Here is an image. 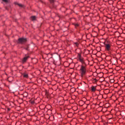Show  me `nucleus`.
<instances>
[{
	"label": "nucleus",
	"mask_w": 125,
	"mask_h": 125,
	"mask_svg": "<svg viewBox=\"0 0 125 125\" xmlns=\"http://www.w3.org/2000/svg\"><path fill=\"white\" fill-rule=\"evenodd\" d=\"M79 61L80 62L82 63L83 65L81 66L80 68V72L81 74L82 77L83 76V75H85V73H86V68H85V67L86 66V64H85V62H84V61H83V58H80Z\"/></svg>",
	"instance_id": "1"
},
{
	"label": "nucleus",
	"mask_w": 125,
	"mask_h": 125,
	"mask_svg": "<svg viewBox=\"0 0 125 125\" xmlns=\"http://www.w3.org/2000/svg\"><path fill=\"white\" fill-rule=\"evenodd\" d=\"M18 42L19 43H25L27 42V39L26 38H19Z\"/></svg>",
	"instance_id": "2"
},
{
	"label": "nucleus",
	"mask_w": 125,
	"mask_h": 125,
	"mask_svg": "<svg viewBox=\"0 0 125 125\" xmlns=\"http://www.w3.org/2000/svg\"><path fill=\"white\" fill-rule=\"evenodd\" d=\"M105 48L106 50H107V51H109V50H111V45H110L109 44H105Z\"/></svg>",
	"instance_id": "3"
},
{
	"label": "nucleus",
	"mask_w": 125,
	"mask_h": 125,
	"mask_svg": "<svg viewBox=\"0 0 125 125\" xmlns=\"http://www.w3.org/2000/svg\"><path fill=\"white\" fill-rule=\"evenodd\" d=\"M15 4H17V5H18L19 6H20V7H23L24 8V7H25V6H24L23 5L17 3V2H15Z\"/></svg>",
	"instance_id": "4"
},
{
	"label": "nucleus",
	"mask_w": 125,
	"mask_h": 125,
	"mask_svg": "<svg viewBox=\"0 0 125 125\" xmlns=\"http://www.w3.org/2000/svg\"><path fill=\"white\" fill-rule=\"evenodd\" d=\"M29 58V56H25V57L23 59L22 62H25L27 61V60Z\"/></svg>",
	"instance_id": "5"
},
{
	"label": "nucleus",
	"mask_w": 125,
	"mask_h": 125,
	"mask_svg": "<svg viewBox=\"0 0 125 125\" xmlns=\"http://www.w3.org/2000/svg\"><path fill=\"white\" fill-rule=\"evenodd\" d=\"M91 90H92V91H95V90H96V87H95V86H92V87H91Z\"/></svg>",
	"instance_id": "6"
},
{
	"label": "nucleus",
	"mask_w": 125,
	"mask_h": 125,
	"mask_svg": "<svg viewBox=\"0 0 125 125\" xmlns=\"http://www.w3.org/2000/svg\"><path fill=\"white\" fill-rule=\"evenodd\" d=\"M31 19L32 21H35L36 20V16H32L31 17Z\"/></svg>",
	"instance_id": "7"
},
{
	"label": "nucleus",
	"mask_w": 125,
	"mask_h": 125,
	"mask_svg": "<svg viewBox=\"0 0 125 125\" xmlns=\"http://www.w3.org/2000/svg\"><path fill=\"white\" fill-rule=\"evenodd\" d=\"M23 76L24 78H28V75L25 73L23 74Z\"/></svg>",
	"instance_id": "8"
},
{
	"label": "nucleus",
	"mask_w": 125,
	"mask_h": 125,
	"mask_svg": "<svg viewBox=\"0 0 125 125\" xmlns=\"http://www.w3.org/2000/svg\"><path fill=\"white\" fill-rule=\"evenodd\" d=\"M2 1L5 2V3H7L8 2V0H2Z\"/></svg>",
	"instance_id": "9"
},
{
	"label": "nucleus",
	"mask_w": 125,
	"mask_h": 125,
	"mask_svg": "<svg viewBox=\"0 0 125 125\" xmlns=\"http://www.w3.org/2000/svg\"><path fill=\"white\" fill-rule=\"evenodd\" d=\"M75 45H76V46H79V43L78 42H75L74 43Z\"/></svg>",
	"instance_id": "10"
},
{
	"label": "nucleus",
	"mask_w": 125,
	"mask_h": 125,
	"mask_svg": "<svg viewBox=\"0 0 125 125\" xmlns=\"http://www.w3.org/2000/svg\"><path fill=\"white\" fill-rule=\"evenodd\" d=\"M74 26H75V27H79V24H78V23H75V24H74Z\"/></svg>",
	"instance_id": "11"
},
{
	"label": "nucleus",
	"mask_w": 125,
	"mask_h": 125,
	"mask_svg": "<svg viewBox=\"0 0 125 125\" xmlns=\"http://www.w3.org/2000/svg\"><path fill=\"white\" fill-rule=\"evenodd\" d=\"M82 56H81V54H78V59H79L80 58H81Z\"/></svg>",
	"instance_id": "12"
},
{
	"label": "nucleus",
	"mask_w": 125,
	"mask_h": 125,
	"mask_svg": "<svg viewBox=\"0 0 125 125\" xmlns=\"http://www.w3.org/2000/svg\"><path fill=\"white\" fill-rule=\"evenodd\" d=\"M50 2L51 3H53V2H54V0H50Z\"/></svg>",
	"instance_id": "13"
},
{
	"label": "nucleus",
	"mask_w": 125,
	"mask_h": 125,
	"mask_svg": "<svg viewBox=\"0 0 125 125\" xmlns=\"http://www.w3.org/2000/svg\"><path fill=\"white\" fill-rule=\"evenodd\" d=\"M25 49H26V50H29V47H26L25 48Z\"/></svg>",
	"instance_id": "14"
},
{
	"label": "nucleus",
	"mask_w": 125,
	"mask_h": 125,
	"mask_svg": "<svg viewBox=\"0 0 125 125\" xmlns=\"http://www.w3.org/2000/svg\"><path fill=\"white\" fill-rule=\"evenodd\" d=\"M110 82H111V83H114V80H113V79L111 80H110Z\"/></svg>",
	"instance_id": "15"
},
{
	"label": "nucleus",
	"mask_w": 125,
	"mask_h": 125,
	"mask_svg": "<svg viewBox=\"0 0 125 125\" xmlns=\"http://www.w3.org/2000/svg\"><path fill=\"white\" fill-rule=\"evenodd\" d=\"M5 9H6L7 10H8V9H7V7H6Z\"/></svg>",
	"instance_id": "16"
}]
</instances>
